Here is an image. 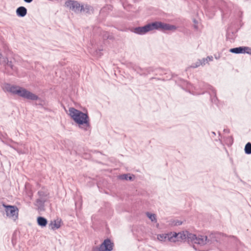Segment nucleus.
I'll return each mask as SVG.
<instances>
[{"mask_svg":"<svg viewBox=\"0 0 251 251\" xmlns=\"http://www.w3.org/2000/svg\"><path fill=\"white\" fill-rule=\"evenodd\" d=\"M68 114L80 128L86 131L90 127V119L87 112L72 107L69 108Z\"/></svg>","mask_w":251,"mask_h":251,"instance_id":"nucleus-1","label":"nucleus"},{"mask_svg":"<svg viewBox=\"0 0 251 251\" xmlns=\"http://www.w3.org/2000/svg\"><path fill=\"white\" fill-rule=\"evenodd\" d=\"M4 90L12 94L17 95L27 100H36L39 99V97L36 94L31 92L24 87L18 85L6 84L4 85Z\"/></svg>","mask_w":251,"mask_h":251,"instance_id":"nucleus-2","label":"nucleus"},{"mask_svg":"<svg viewBox=\"0 0 251 251\" xmlns=\"http://www.w3.org/2000/svg\"><path fill=\"white\" fill-rule=\"evenodd\" d=\"M215 235L213 233L210 234L209 237L207 236L200 235L197 236L195 234H192L190 237V242L199 244L201 246H204L208 243L214 241Z\"/></svg>","mask_w":251,"mask_h":251,"instance_id":"nucleus-3","label":"nucleus"},{"mask_svg":"<svg viewBox=\"0 0 251 251\" xmlns=\"http://www.w3.org/2000/svg\"><path fill=\"white\" fill-rule=\"evenodd\" d=\"M150 31L153 30H175L176 27L174 25L165 24L161 22H155L149 24Z\"/></svg>","mask_w":251,"mask_h":251,"instance_id":"nucleus-4","label":"nucleus"},{"mask_svg":"<svg viewBox=\"0 0 251 251\" xmlns=\"http://www.w3.org/2000/svg\"><path fill=\"white\" fill-rule=\"evenodd\" d=\"M2 206L4 208L6 217L14 221L18 219L19 209L14 205H6L2 204Z\"/></svg>","mask_w":251,"mask_h":251,"instance_id":"nucleus-5","label":"nucleus"},{"mask_svg":"<svg viewBox=\"0 0 251 251\" xmlns=\"http://www.w3.org/2000/svg\"><path fill=\"white\" fill-rule=\"evenodd\" d=\"M65 6L75 13L82 12L83 5L80 4L78 1L75 0H68L65 3Z\"/></svg>","mask_w":251,"mask_h":251,"instance_id":"nucleus-6","label":"nucleus"},{"mask_svg":"<svg viewBox=\"0 0 251 251\" xmlns=\"http://www.w3.org/2000/svg\"><path fill=\"white\" fill-rule=\"evenodd\" d=\"M176 234L172 232H169L168 233H161L158 234L156 235L157 240L161 242H165L166 241H169L173 242L174 239Z\"/></svg>","mask_w":251,"mask_h":251,"instance_id":"nucleus-7","label":"nucleus"},{"mask_svg":"<svg viewBox=\"0 0 251 251\" xmlns=\"http://www.w3.org/2000/svg\"><path fill=\"white\" fill-rule=\"evenodd\" d=\"M172 233H174L176 234V236L174 238V241H173V243H175L178 241V239H179L180 240H185L186 239H188V241H190V237H191V235H192L193 234L190 233L187 230L182 231L178 233L175 232H172Z\"/></svg>","mask_w":251,"mask_h":251,"instance_id":"nucleus-8","label":"nucleus"},{"mask_svg":"<svg viewBox=\"0 0 251 251\" xmlns=\"http://www.w3.org/2000/svg\"><path fill=\"white\" fill-rule=\"evenodd\" d=\"M113 244L111 241L107 239L100 245L99 247L96 249L97 251H111L113 250Z\"/></svg>","mask_w":251,"mask_h":251,"instance_id":"nucleus-9","label":"nucleus"},{"mask_svg":"<svg viewBox=\"0 0 251 251\" xmlns=\"http://www.w3.org/2000/svg\"><path fill=\"white\" fill-rule=\"evenodd\" d=\"M230 52L236 54L247 53L251 54V49L247 47H240L238 48L231 49Z\"/></svg>","mask_w":251,"mask_h":251,"instance_id":"nucleus-10","label":"nucleus"},{"mask_svg":"<svg viewBox=\"0 0 251 251\" xmlns=\"http://www.w3.org/2000/svg\"><path fill=\"white\" fill-rule=\"evenodd\" d=\"M151 31L149 24L142 27H135L133 29V32L139 35H144Z\"/></svg>","mask_w":251,"mask_h":251,"instance_id":"nucleus-11","label":"nucleus"},{"mask_svg":"<svg viewBox=\"0 0 251 251\" xmlns=\"http://www.w3.org/2000/svg\"><path fill=\"white\" fill-rule=\"evenodd\" d=\"M212 57H207L205 58H202L201 59L199 60V64H196L195 65H192L191 67L192 68H197L200 66H203L207 63L209 61L212 60Z\"/></svg>","mask_w":251,"mask_h":251,"instance_id":"nucleus-12","label":"nucleus"},{"mask_svg":"<svg viewBox=\"0 0 251 251\" xmlns=\"http://www.w3.org/2000/svg\"><path fill=\"white\" fill-rule=\"evenodd\" d=\"M16 12L17 16L23 17L26 15L27 10L25 7L20 6L17 9Z\"/></svg>","mask_w":251,"mask_h":251,"instance_id":"nucleus-13","label":"nucleus"},{"mask_svg":"<svg viewBox=\"0 0 251 251\" xmlns=\"http://www.w3.org/2000/svg\"><path fill=\"white\" fill-rule=\"evenodd\" d=\"M50 226L53 230L58 229L61 226V221L59 220H54L51 222Z\"/></svg>","mask_w":251,"mask_h":251,"instance_id":"nucleus-14","label":"nucleus"},{"mask_svg":"<svg viewBox=\"0 0 251 251\" xmlns=\"http://www.w3.org/2000/svg\"><path fill=\"white\" fill-rule=\"evenodd\" d=\"M38 225L41 227H45L47 226V220L44 217H38L37 219Z\"/></svg>","mask_w":251,"mask_h":251,"instance_id":"nucleus-15","label":"nucleus"},{"mask_svg":"<svg viewBox=\"0 0 251 251\" xmlns=\"http://www.w3.org/2000/svg\"><path fill=\"white\" fill-rule=\"evenodd\" d=\"M146 216L148 217V218L153 223H156L157 222V219L156 216L155 214L151 213L150 212H146Z\"/></svg>","mask_w":251,"mask_h":251,"instance_id":"nucleus-16","label":"nucleus"},{"mask_svg":"<svg viewBox=\"0 0 251 251\" xmlns=\"http://www.w3.org/2000/svg\"><path fill=\"white\" fill-rule=\"evenodd\" d=\"M134 176H130L128 174H124L121 175L119 176V178L122 180H132L133 179V177H134Z\"/></svg>","mask_w":251,"mask_h":251,"instance_id":"nucleus-17","label":"nucleus"},{"mask_svg":"<svg viewBox=\"0 0 251 251\" xmlns=\"http://www.w3.org/2000/svg\"><path fill=\"white\" fill-rule=\"evenodd\" d=\"M91 11H92V8L90 6L88 5H83L82 12L85 13H90Z\"/></svg>","mask_w":251,"mask_h":251,"instance_id":"nucleus-18","label":"nucleus"},{"mask_svg":"<svg viewBox=\"0 0 251 251\" xmlns=\"http://www.w3.org/2000/svg\"><path fill=\"white\" fill-rule=\"evenodd\" d=\"M245 151L246 153L249 154L251 153V144L248 143L245 148Z\"/></svg>","mask_w":251,"mask_h":251,"instance_id":"nucleus-19","label":"nucleus"},{"mask_svg":"<svg viewBox=\"0 0 251 251\" xmlns=\"http://www.w3.org/2000/svg\"><path fill=\"white\" fill-rule=\"evenodd\" d=\"M25 2L27 3L31 2L33 0H24Z\"/></svg>","mask_w":251,"mask_h":251,"instance_id":"nucleus-20","label":"nucleus"},{"mask_svg":"<svg viewBox=\"0 0 251 251\" xmlns=\"http://www.w3.org/2000/svg\"><path fill=\"white\" fill-rule=\"evenodd\" d=\"M198 64H199V60L195 64H194L193 65H195Z\"/></svg>","mask_w":251,"mask_h":251,"instance_id":"nucleus-21","label":"nucleus"}]
</instances>
